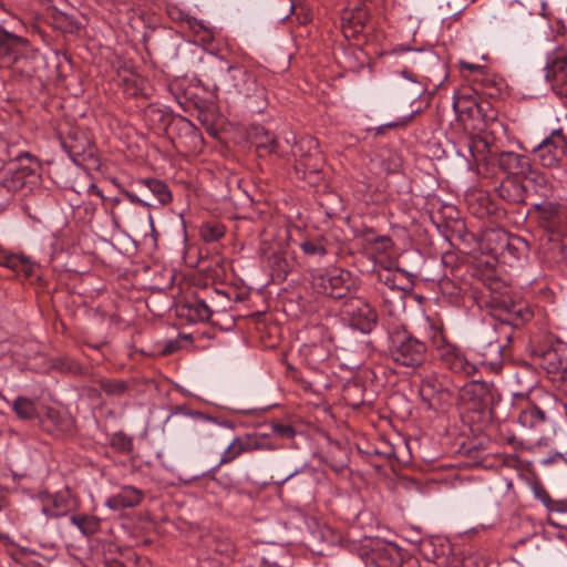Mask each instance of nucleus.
<instances>
[{
	"label": "nucleus",
	"mask_w": 567,
	"mask_h": 567,
	"mask_svg": "<svg viewBox=\"0 0 567 567\" xmlns=\"http://www.w3.org/2000/svg\"><path fill=\"white\" fill-rule=\"evenodd\" d=\"M42 63L40 50L27 38L0 25V69L10 71L14 78L30 80L39 75Z\"/></svg>",
	"instance_id": "f257e3e1"
},
{
	"label": "nucleus",
	"mask_w": 567,
	"mask_h": 567,
	"mask_svg": "<svg viewBox=\"0 0 567 567\" xmlns=\"http://www.w3.org/2000/svg\"><path fill=\"white\" fill-rule=\"evenodd\" d=\"M385 354L394 365L415 371L429 362L430 347L405 324H393L386 328Z\"/></svg>",
	"instance_id": "f03ea898"
},
{
	"label": "nucleus",
	"mask_w": 567,
	"mask_h": 567,
	"mask_svg": "<svg viewBox=\"0 0 567 567\" xmlns=\"http://www.w3.org/2000/svg\"><path fill=\"white\" fill-rule=\"evenodd\" d=\"M302 254L303 264L310 271L311 287L317 293L343 301L352 295L353 281L349 271L341 268L323 269L318 266L327 250H302Z\"/></svg>",
	"instance_id": "7ed1b4c3"
},
{
	"label": "nucleus",
	"mask_w": 567,
	"mask_h": 567,
	"mask_svg": "<svg viewBox=\"0 0 567 567\" xmlns=\"http://www.w3.org/2000/svg\"><path fill=\"white\" fill-rule=\"evenodd\" d=\"M220 85L226 93L252 100L258 107L266 100V89L258 84L254 73L240 64L228 65Z\"/></svg>",
	"instance_id": "20e7f679"
},
{
	"label": "nucleus",
	"mask_w": 567,
	"mask_h": 567,
	"mask_svg": "<svg viewBox=\"0 0 567 567\" xmlns=\"http://www.w3.org/2000/svg\"><path fill=\"white\" fill-rule=\"evenodd\" d=\"M8 155L10 161H16L19 165L3 175L0 186L7 192L14 194L22 190L28 183L35 182L41 165L39 159L30 152H9Z\"/></svg>",
	"instance_id": "39448f33"
},
{
	"label": "nucleus",
	"mask_w": 567,
	"mask_h": 567,
	"mask_svg": "<svg viewBox=\"0 0 567 567\" xmlns=\"http://www.w3.org/2000/svg\"><path fill=\"white\" fill-rule=\"evenodd\" d=\"M217 298H226L229 300V296L225 291L206 287L199 293L187 297L183 302L178 303L176 313L188 323L208 321L213 315L210 303H215Z\"/></svg>",
	"instance_id": "423d86ee"
},
{
	"label": "nucleus",
	"mask_w": 567,
	"mask_h": 567,
	"mask_svg": "<svg viewBox=\"0 0 567 567\" xmlns=\"http://www.w3.org/2000/svg\"><path fill=\"white\" fill-rule=\"evenodd\" d=\"M462 399L467 403L470 411L478 414L480 421L491 422L494 419L496 390L493 383L471 381L462 388Z\"/></svg>",
	"instance_id": "0eeeda50"
},
{
	"label": "nucleus",
	"mask_w": 567,
	"mask_h": 567,
	"mask_svg": "<svg viewBox=\"0 0 567 567\" xmlns=\"http://www.w3.org/2000/svg\"><path fill=\"white\" fill-rule=\"evenodd\" d=\"M530 213L535 214L539 225L544 228L542 236L543 245L553 244V248H565L560 234L556 230L557 226L566 217L565 209L561 205L553 202H543L533 205Z\"/></svg>",
	"instance_id": "6e6552de"
},
{
	"label": "nucleus",
	"mask_w": 567,
	"mask_h": 567,
	"mask_svg": "<svg viewBox=\"0 0 567 567\" xmlns=\"http://www.w3.org/2000/svg\"><path fill=\"white\" fill-rule=\"evenodd\" d=\"M62 147L78 166L97 168L100 158L94 142L82 131H71L62 142Z\"/></svg>",
	"instance_id": "1a4fd4ad"
},
{
	"label": "nucleus",
	"mask_w": 567,
	"mask_h": 567,
	"mask_svg": "<svg viewBox=\"0 0 567 567\" xmlns=\"http://www.w3.org/2000/svg\"><path fill=\"white\" fill-rule=\"evenodd\" d=\"M341 316L348 324L362 333H370L377 326L378 313L362 298L349 296L341 307Z\"/></svg>",
	"instance_id": "9d476101"
},
{
	"label": "nucleus",
	"mask_w": 567,
	"mask_h": 567,
	"mask_svg": "<svg viewBox=\"0 0 567 567\" xmlns=\"http://www.w3.org/2000/svg\"><path fill=\"white\" fill-rule=\"evenodd\" d=\"M369 259L372 260L373 267L371 271L375 275L378 281L384 287L402 291L403 275L399 267V260L389 257L386 250H363Z\"/></svg>",
	"instance_id": "9b49d317"
},
{
	"label": "nucleus",
	"mask_w": 567,
	"mask_h": 567,
	"mask_svg": "<svg viewBox=\"0 0 567 567\" xmlns=\"http://www.w3.org/2000/svg\"><path fill=\"white\" fill-rule=\"evenodd\" d=\"M544 70L553 92L559 97H567V49L557 45L548 52Z\"/></svg>",
	"instance_id": "f8f14e48"
},
{
	"label": "nucleus",
	"mask_w": 567,
	"mask_h": 567,
	"mask_svg": "<svg viewBox=\"0 0 567 567\" xmlns=\"http://www.w3.org/2000/svg\"><path fill=\"white\" fill-rule=\"evenodd\" d=\"M468 258L473 267V275L478 276L492 290H502L505 287V280L498 269V257L493 254L494 250H473Z\"/></svg>",
	"instance_id": "ddd939ff"
},
{
	"label": "nucleus",
	"mask_w": 567,
	"mask_h": 567,
	"mask_svg": "<svg viewBox=\"0 0 567 567\" xmlns=\"http://www.w3.org/2000/svg\"><path fill=\"white\" fill-rule=\"evenodd\" d=\"M435 352L441 367L453 374L472 377L477 371L476 362L467 357L463 348L452 341L447 342Z\"/></svg>",
	"instance_id": "4468645a"
},
{
	"label": "nucleus",
	"mask_w": 567,
	"mask_h": 567,
	"mask_svg": "<svg viewBox=\"0 0 567 567\" xmlns=\"http://www.w3.org/2000/svg\"><path fill=\"white\" fill-rule=\"evenodd\" d=\"M533 154L544 167H558L567 155V135L563 128L554 130L533 150Z\"/></svg>",
	"instance_id": "2eb2a0df"
},
{
	"label": "nucleus",
	"mask_w": 567,
	"mask_h": 567,
	"mask_svg": "<svg viewBox=\"0 0 567 567\" xmlns=\"http://www.w3.org/2000/svg\"><path fill=\"white\" fill-rule=\"evenodd\" d=\"M40 501L42 504L41 512L47 518L65 517L79 507V499L70 488L54 493H42Z\"/></svg>",
	"instance_id": "dca6fc26"
},
{
	"label": "nucleus",
	"mask_w": 567,
	"mask_h": 567,
	"mask_svg": "<svg viewBox=\"0 0 567 567\" xmlns=\"http://www.w3.org/2000/svg\"><path fill=\"white\" fill-rule=\"evenodd\" d=\"M261 264L274 282L284 281L298 265L293 250H261Z\"/></svg>",
	"instance_id": "f3484780"
},
{
	"label": "nucleus",
	"mask_w": 567,
	"mask_h": 567,
	"mask_svg": "<svg viewBox=\"0 0 567 567\" xmlns=\"http://www.w3.org/2000/svg\"><path fill=\"white\" fill-rule=\"evenodd\" d=\"M272 449L264 436L257 434L236 435L221 453L218 466L229 464L245 453Z\"/></svg>",
	"instance_id": "a211bd4d"
},
{
	"label": "nucleus",
	"mask_w": 567,
	"mask_h": 567,
	"mask_svg": "<svg viewBox=\"0 0 567 567\" xmlns=\"http://www.w3.org/2000/svg\"><path fill=\"white\" fill-rule=\"evenodd\" d=\"M41 429L48 434L63 439L75 433L74 419L68 412L48 408L43 416L39 417Z\"/></svg>",
	"instance_id": "6ab92c4d"
},
{
	"label": "nucleus",
	"mask_w": 567,
	"mask_h": 567,
	"mask_svg": "<svg viewBox=\"0 0 567 567\" xmlns=\"http://www.w3.org/2000/svg\"><path fill=\"white\" fill-rule=\"evenodd\" d=\"M306 148L307 156L302 159H297L296 169L307 174H319L323 166V156L319 150V144L312 136L306 135L299 138V150Z\"/></svg>",
	"instance_id": "aec40b11"
},
{
	"label": "nucleus",
	"mask_w": 567,
	"mask_h": 567,
	"mask_svg": "<svg viewBox=\"0 0 567 567\" xmlns=\"http://www.w3.org/2000/svg\"><path fill=\"white\" fill-rule=\"evenodd\" d=\"M419 393L427 409H437L451 396V392L435 374L425 375L420 383Z\"/></svg>",
	"instance_id": "412c9836"
},
{
	"label": "nucleus",
	"mask_w": 567,
	"mask_h": 567,
	"mask_svg": "<svg viewBox=\"0 0 567 567\" xmlns=\"http://www.w3.org/2000/svg\"><path fill=\"white\" fill-rule=\"evenodd\" d=\"M193 421L187 425L189 439L195 441H203L213 436V425H223L228 429H234L231 421L218 422L216 417L202 412H189Z\"/></svg>",
	"instance_id": "4be33fe9"
},
{
	"label": "nucleus",
	"mask_w": 567,
	"mask_h": 567,
	"mask_svg": "<svg viewBox=\"0 0 567 567\" xmlns=\"http://www.w3.org/2000/svg\"><path fill=\"white\" fill-rule=\"evenodd\" d=\"M47 19L50 25L65 34H78L81 30V22L76 17V10L65 11L55 6L47 11Z\"/></svg>",
	"instance_id": "5701e85b"
},
{
	"label": "nucleus",
	"mask_w": 567,
	"mask_h": 567,
	"mask_svg": "<svg viewBox=\"0 0 567 567\" xmlns=\"http://www.w3.org/2000/svg\"><path fill=\"white\" fill-rule=\"evenodd\" d=\"M144 492L133 485H122L117 493L105 501V506L112 511H122L138 506L144 499Z\"/></svg>",
	"instance_id": "b1692460"
},
{
	"label": "nucleus",
	"mask_w": 567,
	"mask_h": 567,
	"mask_svg": "<svg viewBox=\"0 0 567 567\" xmlns=\"http://www.w3.org/2000/svg\"><path fill=\"white\" fill-rule=\"evenodd\" d=\"M504 348L498 339L491 338L485 343H477L475 350L482 358V365H488L492 371L498 372L504 362Z\"/></svg>",
	"instance_id": "393cba45"
},
{
	"label": "nucleus",
	"mask_w": 567,
	"mask_h": 567,
	"mask_svg": "<svg viewBox=\"0 0 567 567\" xmlns=\"http://www.w3.org/2000/svg\"><path fill=\"white\" fill-rule=\"evenodd\" d=\"M303 363L313 371H319L331 357V348L328 342H313L303 344L300 349Z\"/></svg>",
	"instance_id": "a878e982"
},
{
	"label": "nucleus",
	"mask_w": 567,
	"mask_h": 567,
	"mask_svg": "<svg viewBox=\"0 0 567 567\" xmlns=\"http://www.w3.org/2000/svg\"><path fill=\"white\" fill-rule=\"evenodd\" d=\"M182 260L188 268L197 269L199 272H213L214 266L219 265V257L209 258V250H178Z\"/></svg>",
	"instance_id": "bb28decb"
},
{
	"label": "nucleus",
	"mask_w": 567,
	"mask_h": 567,
	"mask_svg": "<svg viewBox=\"0 0 567 567\" xmlns=\"http://www.w3.org/2000/svg\"><path fill=\"white\" fill-rule=\"evenodd\" d=\"M497 163L502 171L511 175H526L530 172L527 156L515 152H502L497 155Z\"/></svg>",
	"instance_id": "cd10ccee"
},
{
	"label": "nucleus",
	"mask_w": 567,
	"mask_h": 567,
	"mask_svg": "<svg viewBox=\"0 0 567 567\" xmlns=\"http://www.w3.org/2000/svg\"><path fill=\"white\" fill-rule=\"evenodd\" d=\"M0 266L12 270H21L25 277H30L33 271V264L30 258L12 250H0Z\"/></svg>",
	"instance_id": "c85d7f7f"
},
{
	"label": "nucleus",
	"mask_w": 567,
	"mask_h": 567,
	"mask_svg": "<svg viewBox=\"0 0 567 567\" xmlns=\"http://www.w3.org/2000/svg\"><path fill=\"white\" fill-rule=\"evenodd\" d=\"M425 327L426 337L434 351H437L444 344L450 342L445 326L441 319L427 316L425 318Z\"/></svg>",
	"instance_id": "c756f323"
},
{
	"label": "nucleus",
	"mask_w": 567,
	"mask_h": 567,
	"mask_svg": "<svg viewBox=\"0 0 567 567\" xmlns=\"http://www.w3.org/2000/svg\"><path fill=\"white\" fill-rule=\"evenodd\" d=\"M342 398L347 405L358 410L368 401L365 399V388L363 383L351 381L344 384Z\"/></svg>",
	"instance_id": "7c9ffc66"
},
{
	"label": "nucleus",
	"mask_w": 567,
	"mask_h": 567,
	"mask_svg": "<svg viewBox=\"0 0 567 567\" xmlns=\"http://www.w3.org/2000/svg\"><path fill=\"white\" fill-rule=\"evenodd\" d=\"M137 185L146 187L161 205H166L172 200V193L167 184L157 178H141L135 182Z\"/></svg>",
	"instance_id": "2f4dec72"
},
{
	"label": "nucleus",
	"mask_w": 567,
	"mask_h": 567,
	"mask_svg": "<svg viewBox=\"0 0 567 567\" xmlns=\"http://www.w3.org/2000/svg\"><path fill=\"white\" fill-rule=\"evenodd\" d=\"M72 525L76 526L84 536H92L101 528V519L94 515L73 514L70 517Z\"/></svg>",
	"instance_id": "473e14b6"
},
{
	"label": "nucleus",
	"mask_w": 567,
	"mask_h": 567,
	"mask_svg": "<svg viewBox=\"0 0 567 567\" xmlns=\"http://www.w3.org/2000/svg\"><path fill=\"white\" fill-rule=\"evenodd\" d=\"M12 411L23 421H32L39 419L35 402L27 396H18L11 403Z\"/></svg>",
	"instance_id": "72a5a7b5"
},
{
	"label": "nucleus",
	"mask_w": 567,
	"mask_h": 567,
	"mask_svg": "<svg viewBox=\"0 0 567 567\" xmlns=\"http://www.w3.org/2000/svg\"><path fill=\"white\" fill-rule=\"evenodd\" d=\"M545 421H546L545 412L536 405L527 406L518 415L519 424H522L524 427H528V429L537 427V426L544 424Z\"/></svg>",
	"instance_id": "f704fd0d"
},
{
	"label": "nucleus",
	"mask_w": 567,
	"mask_h": 567,
	"mask_svg": "<svg viewBox=\"0 0 567 567\" xmlns=\"http://www.w3.org/2000/svg\"><path fill=\"white\" fill-rule=\"evenodd\" d=\"M254 143L260 156L278 153L277 140L264 128H260V131L256 133Z\"/></svg>",
	"instance_id": "c9c22d12"
},
{
	"label": "nucleus",
	"mask_w": 567,
	"mask_h": 567,
	"mask_svg": "<svg viewBox=\"0 0 567 567\" xmlns=\"http://www.w3.org/2000/svg\"><path fill=\"white\" fill-rule=\"evenodd\" d=\"M100 389L109 396H122L130 386L125 380L102 378L97 381Z\"/></svg>",
	"instance_id": "e433bc0d"
},
{
	"label": "nucleus",
	"mask_w": 567,
	"mask_h": 567,
	"mask_svg": "<svg viewBox=\"0 0 567 567\" xmlns=\"http://www.w3.org/2000/svg\"><path fill=\"white\" fill-rule=\"evenodd\" d=\"M495 193L511 203L520 202L523 199L520 185L512 179L503 182L498 187L495 188Z\"/></svg>",
	"instance_id": "4c0bfd02"
},
{
	"label": "nucleus",
	"mask_w": 567,
	"mask_h": 567,
	"mask_svg": "<svg viewBox=\"0 0 567 567\" xmlns=\"http://www.w3.org/2000/svg\"><path fill=\"white\" fill-rule=\"evenodd\" d=\"M540 365L548 373H558L566 369L559 353L555 349H548L547 351L543 352Z\"/></svg>",
	"instance_id": "58836bf2"
},
{
	"label": "nucleus",
	"mask_w": 567,
	"mask_h": 567,
	"mask_svg": "<svg viewBox=\"0 0 567 567\" xmlns=\"http://www.w3.org/2000/svg\"><path fill=\"white\" fill-rule=\"evenodd\" d=\"M110 446L117 453L125 455L134 450L133 439L123 431H117L111 435Z\"/></svg>",
	"instance_id": "ea45409f"
},
{
	"label": "nucleus",
	"mask_w": 567,
	"mask_h": 567,
	"mask_svg": "<svg viewBox=\"0 0 567 567\" xmlns=\"http://www.w3.org/2000/svg\"><path fill=\"white\" fill-rule=\"evenodd\" d=\"M199 235L206 244H212L225 235V227L216 221L204 223L199 228Z\"/></svg>",
	"instance_id": "a19ab883"
},
{
	"label": "nucleus",
	"mask_w": 567,
	"mask_h": 567,
	"mask_svg": "<svg viewBox=\"0 0 567 567\" xmlns=\"http://www.w3.org/2000/svg\"><path fill=\"white\" fill-rule=\"evenodd\" d=\"M467 147L475 162H480L486 158L485 152L488 151V144L484 138L480 136L472 137L467 144Z\"/></svg>",
	"instance_id": "79ce46f5"
},
{
	"label": "nucleus",
	"mask_w": 567,
	"mask_h": 567,
	"mask_svg": "<svg viewBox=\"0 0 567 567\" xmlns=\"http://www.w3.org/2000/svg\"><path fill=\"white\" fill-rule=\"evenodd\" d=\"M488 244L496 241L501 248H512L513 243L509 241L508 234L502 229H492L485 234Z\"/></svg>",
	"instance_id": "37998d69"
},
{
	"label": "nucleus",
	"mask_w": 567,
	"mask_h": 567,
	"mask_svg": "<svg viewBox=\"0 0 567 567\" xmlns=\"http://www.w3.org/2000/svg\"><path fill=\"white\" fill-rule=\"evenodd\" d=\"M313 474H315L313 467H311L309 464H305V465H302V467H300V468L293 471L292 473H290L289 475H287L282 481L279 482V484L280 485L286 484V483L293 481L296 477L306 475L307 480H300L299 483L303 484V485H308L309 480L313 476Z\"/></svg>",
	"instance_id": "c03bdc74"
},
{
	"label": "nucleus",
	"mask_w": 567,
	"mask_h": 567,
	"mask_svg": "<svg viewBox=\"0 0 567 567\" xmlns=\"http://www.w3.org/2000/svg\"><path fill=\"white\" fill-rule=\"evenodd\" d=\"M468 105L462 106L461 102H454L453 109L460 117L467 115V117L476 118V113L483 111L482 106L477 105L476 102H467Z\"/></svg>",
	"instance_id": "a18cd8bd"
},
{
	"label": "nucleus",
	"mask_w": 567,
	"mask_h": 567,
	"mask_svg": "<svg viewBox=\"0 0 567 567\" xmlns=\"http://www.w3.org/2000/svg\"><path fill=\"white\" fill-rule=\"evenodd\" d=\"M529 486H530L534 497L536 499H538L546 507H549V505L551 503V498H550L548 492L546 491V488L544 487V485L539 481L535 480L529 483Z\"/></svg>",
	"instance_id": "49530a36"
},
{
	"label": "nucleus",
	"mask_w": 567,
	"mask_h": 567,
	"mask_svg": "<svg viewBox=\"0 0 567 567\" xmlns=\"http://www.w3.org/2000/svg\"><path fill=\"white\" fill-rule=\"evenodd\" d=\"M271 433L281 439H293L296 430L287 423L274 422L270 424Z\"/></svg>",
	"instance_id": "de8ad7c7"
},
{
	"label": "nucleus",
	"mask_w": 567,
	"mask_h": 567,
	"mask_svg": "<svg viewBox=\"0 0 567 567\" xmlns=\"http://www.w3.org/2000/svg\"><path fill=\"white\" fill-rule=\"evenodd\" d=\"M464 250H444L442 254V262L452 269L458 266V261L464 262Z\"/></svg>",
	"instance_id": "09e8293b"
},
{
	"label": "nucleus",
	"mask_w": 567,
	"mask_h": 567,
	"mask_svg": "<svg viewBox=\"0 0 567 567\" xmlns=\"http://www.w3.org/2000/svg\"><path fill=\"white\" fill-rule=\"evenodd\" d=\"M361 7H355L352 10H344L342 20L348 21L349 23H362L364 14L362 13Z\"/></svg>",
	"instance_id": "8fccbe9b"
},
{
	"label": "nucleus",
	"mask_w": 567,
	"mask_h": 567,
	"mask_svg": "<svg viewBox=\"0 0 567 567\" xmlns=\"http://www.w3.org/2000/svg\"><path fill=\"white\" fill-rule=\"evenodd\" d=\"M400 73L404 79L417 84V90L415 91V94L421 95L426 91L427 85L422 84L419 80V76L414 74L412 71L403 69Z\"/></svg>",
	"instance_id": "3c124183"
},
{
	"label": "nucleus",
	"mask_w": 567,
	"mask_h": 567,
	"mask_svg": "<svg viewBox=\"0 0 567 567\" xmlns=\"http://www.w3.org/2000/svg\"><path fill=\"white\" fill-rule=\"evenodd\" d=\"M477 105L482 106L483 111L476 113V117H481L484 123L496 120V113L492 110L488 102H480Z\"/></svg>",
	"instance_id": "603ef678"
},
{
	"label": "nucleus",
	"mask_w": 567,
	"mask_h": 567,
	"mask_svg": "<svg viewBox=\"0 0 567 567\" xmlns=\"http://www.w3.org/2000/svg\"><path fill=\"white\" fill-rule=\"evenodd\" d=\"M120 192L122 195H124L131 203L133 204H137V205H141L143 207H151L152 204L150 202H147L146 199L144 198H141L138 197L136 194L123 188V187H120Z\"/></svg>",
	"instance_id": "864d4df0"
},
{
	"label": "nucleus",
	"mask_w": 567,
	"mask_h": 567,
	"mask_svg": "<svg viewBox=\"0 0 567 567\" xmlns=\"http://www.w3.org/2000/svg\"><path fill=\"white\" fill-rule=\"evenodd\" d=\"M478 202H480V208L478 209H475L474 206H471V209L474 212V214L478 215V216H483V215H486L491 212L489 209V202H488V198L485 194H480L478 195Z\"/></svg>",
	"instance_id": "5fc2aeb1"
},
{
	"label": "nucleus",
	"mask_w": 567,
	"mask_h": 567,
	"mask_svg": "<svg viewBox=\"0 0 567 567\" xmlns=\"http://www.w3.org/2000/svg\"><path fill=\"white\" fill-rule=\"evenodd\" d=\"M507 315H508V318L505 319L506 321L509 320V318L517 319V315L522 316L524 319L530 317V313L528 311L523 312L522 308L517 309V305H513L511 308H508Z\"/></svg>",
	"instance_id": "6e6d98bb"
},
{
	"label": "nucleus",
	"mask_w": 567,
	"mask_h": 567,
	"mask_svg": "<svg viewBox=\"0 0 567 567\" xmlns=\"http://www.w3.org/2000/svg\"><path fill=\"white\" fill-rule=\"evenodd\" d=\"M365 240L368 243H371V244H375V243H386L389 245L392 244L390 237H388V236H375L372 231H368L365 234Z\"/></svg>",
	"instance_id": "4d7b16f0"
},
{
	"label": "nucleus",
	"mask_w": 567,
	"mask_h": 567,
	"mask_svg": "<svg viewBox=\"0 0 567 567\" xmlns=\"http://www.w3.org/2000/svg\"><path fill=\"white\" fill-rule=\"evenodd\" d=\"M54 365L56 368L61 369L62 371H72V369L74 367V362L69 360L68 358H64V359H59Z\"/></svg>",
	"instance_id": "13d9d810"
},
{
	"label": "nucleus",
	"mask_w": 567,
	"mask_h": 567,
	"mask_svg": "<svg viewBox=\"0 0 567 567\" xmlns=\"http://www.w3.org/2000/svg\"><path fill=\"white\" fill-rule=\"evenodd\" d=\"M185 20H186L188 27L192 30H194L195 32H198L199 29H204L203 23L194 17H186Z\"/></svg>",
	"instance_id": "bf43d9fd"
},
{
	"label": "nucleus",
	"mask_w": 567,
	"mask_h": 567,
	"mask_svg": "<svg viewBox=\"0 0 567 567\" xmlns=\"http://www.w3.org/2000/svg\"><path fill=\"white\" fill-rule=\"evenodd\" d=\"M412 118V115L408 116L406 118H404L403 121L401 122H391V123H388L386 125H384V127L386 128H393V127H398V126H404L408 124V122ZM383 130V126L379 127L378 128V133H381Z\"/></svg>",
	"instance_id": "052dcab7"
},
{
	"label": "nucleus",
	"mask_w": 567,
	"mask_h": 567,
	"mask_svg": "<svg viewBox=\"0 0 567 567\" xmlns=\"http://www.w3.org/2000/svg\"><path fill=\"white\" fill-rule=\"evenodd\" d=\"M460 65H461L462 69L470 70L471 72L483 71L484 70V66H482V65L473 64V63L465 62V61H461Z\"/></svg>",
	"instance_id": "680f3d73"
},
{
	"label": "nucleus",
	"mask_w": 567,
	"mask_h": 567,
	"mask_svg": "<svg viewBox=\"0 0 567 567\" xmlns=\"http://www.w3.org/2000/svg\"><path fill=\"white\" fill-rule=\"evenodd\" d=\"M292 153L295 156H298L299 158L298 159H302L303 157H306L307 155V150L306 148H302V150H299V140L295 143L293 145V148H292Z\"/></svg>",
	"instance_id": "e2e57ef3"
},
{
	"label": "nucleus",
	"mask_w": 567,
	"mask_h": 567,
	"mask_svg": "<svg viewBox=\"0 0 567 567\" xmlns=\"http://www.w3.org/2000/svg\"><path fill=\"white\" fill-rule=\"evenodd\" d=\"M89 193L99 196L103 200L106 199V197L103 195L102 190L95 184L90 185Z\"/></svg>",
	"instance_id": "0e129e2a"
},
{
	"label": "nucleus",
	"mask_w": 567,
	"mask_h": 567,
	"mask_svg": "<svg viewBox=\"0 0 567 567\" xmlns=\"http://www.w3.org/2000/svg\"><path fill=\"white\" fill-rule=\"evenodd\" d=\"M176 350H177V346L174 342H169V343H167L165 346V348L163 350V353L164 354H171V353H173Z\"/></svg>",
	"instance_id": "69168bd1"
},
{
	"label": "nucleus",
	"mask_w": 567,
	"mask_h": 567,
	"mask_svg": "<svg viewBox=\"0 0 567 567\" xmlns=\"http://www.w3.org/2000/svg\"><path fill=\"white\" fill-rule=\"evenodd\" d=\"M426 62H429L430 64H432L433 66H437V68H441V63L440 61L431 53H429L426 55Z\"/></svg>",
	"instance_id": "338daca9"
},
{
	"label": "nucleus",
	"mask_w": 567,
	"mask_h": 567,
	"mask_svg": "<svg viewBox=\"0 0 567 567\" xmlns=\"http://www.w3.org/2000/svg\"><path fill=\"white\" fill-rule=\"evenodd\" d=\"M444 209L447 212L450 218H454L453 215H457V209L454 206H445Z\"/></svg>",
	"instance_id": "774afa93"
}]
</instances>
